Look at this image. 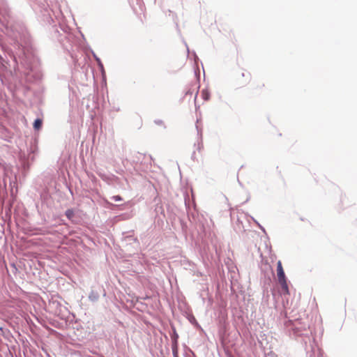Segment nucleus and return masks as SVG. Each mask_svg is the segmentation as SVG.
Segmentation results:
<instances>
[{
	"mask_svg": "<svg viewBox=\"0 0 357 357\" xmlns=\"http://www.w3.org/2000/svg\"><path fill=\"white\" fill-rule=\"evenodd\" d=\"M33 6L40 21L51 26L50 33L52 38L57 40L76 62L78 56L76 52L79 49L78 39L71 32L70 27L63 23V14L60 9L55 11L53 8H50L46 0H35Z\"/></svg>",
	"mask_w": 357,
	"mask_h": 357,
	"instance_id": "nucleus-1",
	"label": "nucleus"
},
{
	"mask_svg": "<svg viewBox=\"0 0 357 357\" xmlns=\"http://www.w3.org/2000/svg\"><path fill=\"white\" fill-rule=\"evenodd\" d=\"M0 24L2 31L17 44L22 46L29 42V33L24 24L6 6L0 7Z\"/></svg>",
	"mask_w": 357,
	"mask_h": 357,
	"instance_id": "nucleus-2",
	"label": "nucleus"
},
{
	"mask_svg": "<svg viewBox=\"0 0 357 357\" xmlns=\"http://www.w3.org/2000/svg\"><path fill=\"white\" fill-rule=\"evenodd\" d=\"M18 64L24 68L27 71L26 73L30 75L33 73V76L36 78L40 77L39 72V61L36 56H35L29 50H22V53L17 57Z\"/></svg>",
	"mask_w": 357,
	"mask_h": 357,
	"instance_id": "nucleus-3",
	"label": "nucleus"
},
{
	"mask_svg": "<svg viewBox=\"0 0 357 357\" xmlns=\"http://www.w3.org/2000/svg\"><path fill=\"white\" fill-rule=\"evenodd\" d=\"M1 49L5 58L0 54V67L6 68L7 66H13L15 70L18 68V61L13 51L8 46L2 45Z\"/></svg>",
	"mask_w": 357,
	"mask_h": 357,
	"instance_id": "nucleus-4",
	"label": "nucleus"
},
{
	"mask_svg": "<svg viewBox=\"0 0 357 357\" xmlns=\"http://www.w3.org/2000/svg\"><path fill=\"white\" fill-rule=\"evenodd\" d=\"M277 275L278 282L281 285L282 294L284 295L289 294V287L287 284V278L284 273V271L282 268V262L278 261L277 262Z\"/></svg>",
	"mask_w": 357,
	"mask_h": 357,
	"instance_id": "nucleus-5",
	"label": "nucleus"
},
{
	"mask_svg": "<svg viewBox=\"0 0 357 357\" xmlns=\"http://www.w3.org/2000/svg\"><path fill=\"white\" fill-rule=\"evenodd\" d=\"M33 153V151H31L29 153H25L24 151H20L18 154V164L17 165L21 167L23 171L26 172L29 169L31 162H30V157L31 155Z\"/></svg>",
	"mask_w": 357,
	"mask_h": 357,
	"instance_id": "nucleus-6",
	"label": "nucleus"
},
{
	"mask_svg": "<svg viewBox=\"0 0 357 357\" xmlns=\"http://www.w3.org/2000/svg\"><path fill=\"white\" fill-rule=\"evenodd\" d=\"M287 327L289 331L290 336L298 337L303 335L302 330L300 328L296 327L291 321H289Z\"/></svg>",
	"mask_w": 357,
	"mask_h": 357,
	"instance_id": "nucleus-7",
	"label": "nucleus"
},
{
	"mask_svg": "<svg viewBox=\"0 0 357 357\" xmlns=\"http://www.w3.org/2000/svg\"><path fill=\"white\" fill-rule=\"evenodd\" d=\"M154 213H155V218L157 219L158 221H160V220L162 221V220L161 219V216L162 218H165V209H164L163 206L160 201H159L158 202H157L155 204V208H154Z\"/></svg>",
	"mask_w": 357,
	"mask_h": 357,
	"instance_id": "nucleus-8",
	"label": "nucleus"
},
{
	"mask_svg": "<svg viewBox=\"0 0 357 357\" xmlns=\"http://www.w3.org/2000/svg\"><path fill=\"white\" fill-rule=\"evenodd\" d=\"M172 331L170 333L172 344H174V347H176V344H178V335L174 326H172Z\"/></svg>",
	"mask_w": 357,
	"mask_h": 357,
	"instance_id": "nucleus-9",
	"label": "nucleus"
},
{
	"mask_svg": "<svg viewBox=\"0 0 357 357\" xmlns=\"http://www.w3.org/2000/svg\"><path fill=\"white\" fill-rule=\"evenodd\" d=\"M43 126V119L37 118L34 120L33 123V128L35 130H40Z\"/></svg>",
	"mask_w": 357,
	"mask_h": 357,
	"instance_id": "nucleus-10",
	"label": "nucleus"
},
{
	"mask_svg": "<svg viewBox=\"0 0 357 357\" xmlns=\"http://www.w3.org/2000/svg\"><path fill=\"white\" fill-rule=\"evenodd\" d=\"M99 294L98 292L96 291H93V290H91L89 294V299L91 301V302H96L98 301L99 299Z\"/></svg>",
	"mask_w": 357,
	"mask_h": 357,
	"instance_id": "nucleus-11",
	"label": "nucleus"
},
{
	"mask_svg": "<svg viewBox=\"0 0 357 357\" xmlns=\"http://www.w3.org/2000/svg\"><path fill=\"white\" fill-rule=\"evenodd\" d=\"M65 215L67 217V218L69 220L73 221V218L75 216V211H74V209H73V208L67 209L66 211V212H65Z\"/></svg>",
	"mask_w": 357,
	"mask_h": 357,
	"instance_id": "nucleus-12",
	"label": "nucleus"
},
{
	"mask_svg": "<svg viewBox=\"0 0 357 357\" xmlns=\"http://www.w3.org/2000/svg\"><path fill=\"white\" fill-rule=\"evenodd\" d=\"M195 146H197V144H195ZM203 147L202 144V132L201 131H198V141H197V150L200 151Z\"/></svg>",
	"mask_w": 357,
	"mask_h": 357,
	"instance_id": "nucleus-13",
	"label": "nucleus"
},
{
	"mask_svg": "<svg viewBox=\"0 0 357 357\" xmlns=\"http://www.w3.org/2000/svg\"><path fill=\"white\" fill-rule=\"evenodd\" d=\"M202 97L204 100H208L210 98V93L207 89L202 91Z\"/></svg>",
	"mask_w": 357,
	"mask_h": 357,
	"instance_id": "nucleus-14",
	"label": "nucleus"
},
{
	"mask_svg": "<svg viewBox=\"0 0 357 357\" xmlns=\"http://www.w3.org/2000/svg\"><path fill=\"white\" fill-rule=\"evenodd\" d=\"M124 240L126 241L130 242V241H133L134 242H137V238H135L132 235H127L124 237Z\"/></svg>",
	"mask_w": 357,
	"mask_h": 357,
	"instance_id": "nucleus-15",
	"label": "nucleus"
},
{
	"mask_svg": "<svg viewBox=\"0 0 357 357\" xmlns=\"http://www.w3.org/2000/svg\"><path fill=\"white\" fill-rule=\"evenodd\" d=\"M178 344H176V347H174V344H172V350L173 353L174 357H177L178 355Z\"/></svg>",
	"mask_w": 357,
	"mask_h": 357,
	"instance_id": "nucleus-16",
	"label": "nucleus"
},
{
	"mask_svg": "<svg viewBox=\"0 0 357 357\" xmlns=\"http://www.w3.org/2000/svg\"><path fill=\"white\" fill-rule=\"evenodd\" d=\"M110 199L114 202H121L123 200L122 197L120 195H114V196L111 197Z\"/></svg>",
	"mask_w": 357,
	"mask_h": 357,
	"instance_id": "nucleus-17",
	"label": "nucleus"
},
{
	"mask_svg": "<svg viewBox=\"0 0 357 357\" xmlns=\"http://www.w3.org/2000/svg\"><path fill=\"white\" fill-rule=\"evenodd\" d=\"M154 123L158 126H162L164 128H166V126L164 123V121L161 119H155Z\"/></svg>",
	"mask_w": 357,
	"mask_h": 357,
	"instance_id": "nucleus-18",
	"label": "nucleus"
},
{
	"mask_svg": "<svg viewBox=\"0 0 357 357\" xmlns=\"http://www.w3.org/2000/svg\"><path fill=\"white\" fill-rule=\"evenodd\" d=\"M189 321L193 325H195L197 326H199V324L197 323V320L195 319V318L193 316L189 319Z\"/></svg>",
	"mask_w": 357,
	"mask_h": 357,
	"instance_id": "nucleus-19",
	"label": "nucleus"
},
{
	"mask_svg": "<svg viewBox=\"0 0 357 357\" xmlns=\"http://www.w3.org/2000/svg\"><path fill=\"white\" fill-rule=\"evenodd\" d=\"M92 54L97 63L101 61L100 59L93 52H92Z\"/></svg>",
	"mask_w": 357,
	"mask_h": 357,
	"instance_id": "nucleus-20",
	"label": "nucleus"
},
{
	"mask_svg": "<svg viewBox=\"0 0 357 357\" xmlns=\"http://www.w3.org/2000/svg\"><path fill=\"white\" fill-rule=\"evenodd\" d=\"M252 219L254 220V222L259 226V227L263 231H265V229L257 221L255 220L253 218H252Z\"/></svg>",
	"mask_w": 357,
	"mask_h": 357,
	"instance_id": "nucleus-21",
	"label": "nucleus"
},
{
	"mask_svg": "<svg viewBox=\"0 0 357 357\" xmlns=\"http://www.w3.org/2000/svg\"><path fill=\"white\" fill-rule=\"evenodd\" d=\"M98 66L99 67V68L101 70H104V67H103V64L102 63V61H100V62H98Z\"/></svg>",
	"mask_w": 357,
	"mask_h": 357,
	"instance_id": "nucleus-22",
	"label": "nucleus"
},
{
	"mask_svg": "<svg viewBox=\"0 0 357 357\" xmlns=\"http://www.w3.org/2000/svg\"><path fill=\"white\" fill-rule=\"evenodd\" d=\"M191 158H192V159L193 160H195V151H193V153H192V154Z\"/></svg>",
	"mask_w": 357,
	"mask_h": 357,
	"instance_id": "nucleus-23",
	"label": "nucleus"
},
{
	"mask_svg": "<svg viewBox=\"0 0 357 357\" xmlns=\"http://www.w3.org/2000/svg\"><path fill=\"white\" fill-rule=\"evenodd\" d=\"M183 43L185 44V47H186V48H187V51H188V52L189 53V52H190V51H189V48H188V45H187V43H186V42H185V40H183Z\"/></svg>",
	"mask_w": 357,
	"mask_h": 357,
	"instance_id": "nucleus-24",
	"label": "nucleus"
},
{
	"mask_svg": "<svg viewBox=\"0 0 357 357\" xmlns=\"http://www.w3.org/2000/svg\"><path fill=\"white\" fill-rule=\"evenodd\" d=\"M318 357H324V355L321 351H319Z\"/></svg>",
	"mask_w": 357,
	"mask_h": 357,
	"instance_id": "nucleus-25",
	"label": "nucleus"
},
{
	"mask_svg": "<svg viewBox=\"0 0 357 357\" xmlns=\"http://www.w3.org/2000/svg\"><path fill=\"white\" fill-rule=\"evenodd\" d=\"M137 1V3L139 5V6H141V2H142V0H136Z\"/></svg>",
	"mask_w": 357,
	"mask_h": 357,
	"instance_id": "nucleus-26",
	"label": "nucleus"
},
{
	"mask_svg": "<svg viewBox=\"0 0 357 357\" xmlns=\"http://www.w3.org/2000/svg\"><path fill=\"white\" fill-rule=\"evenodd\" d=\"M192 94V92L188 90L186 93H185V95H191Z\"/></svg>",
	"mask_w": 357,
	"mask_h": 357,
	"instance_id": "nucleus-27",
	"label": "nucleus"
},
{
	"mask_svg": "<svg viewBox=\"0 0 357 357\" xmlns=\"http://www.w3.org/2000/svg\"><path fill=\"white\" fill-rule=\"evenodd\" d=\"M4 224H5V220H3V223L1 225L3 229Z\"/></svg>",
	"mask_w": 357,
	"mask_h": 357,
	"instance_id": "nucleus-28",
	"label": "nucleus"
},
{
	"mask_svg": "<svg viewBox=\"0 0 357 357\" xmlns=\"http://www.w3.org/2000/svg\"><path fill=\"white\" fill-rule=\"evenodd\" d=\"M194 55H195V59H198V57H197V54H196V53H195V52H194Z\"/></svg>",
	"mask_w": 357,
	"mask_h": 357,
	"instance_id": "nucleus-29",
	"label": "nucleus"
},
{
	"mask_svg": "<svg viewBox=\"0 0 357 357\" xmlns=\"http://www.w3.org/2000/svg\"><path fill=\"white\" fill-rule=\"evenodd\" d=\"M185 206H186L187 209L188 210L189 206L187 205V203H186V202L185 203Z\"/></svg>",
	"mask_w": 357,
	"mask_h": 357,
	"instance_id": "nucleus-30",
	"label": "nucleus"
},
{
	"mask_svg": "<svg viewBox=\"0 0 357 357\" xmlns=\"http://www.w3.org/2000/svg\"><path fill=\"white\" fill-rule=\"evenodd\" d=\"M148 158L150 159V160H152V157L151 155H149Z\"/></svg>",
	"mask_w": 357,
	"mask_h": 357,
	"instance_id": "nucleus-31",
	"label": "nucleus"
},
{
	"mask_svg": "<svg viewBox=\"0 0 357 357\" xmlns=\"http://www.w3.org/2000/svg\"><path fill=\"white\" fill-rule=\"evenodd\" d=\"M196 128H197V132H198V131H199V130H198V126H196Z\"/></svg>",
	"mask_w": 357,
	"mask_h": 357,
	"instance_id": "nucleus-32",
	"label": "nucleus"
}]
</instances>
